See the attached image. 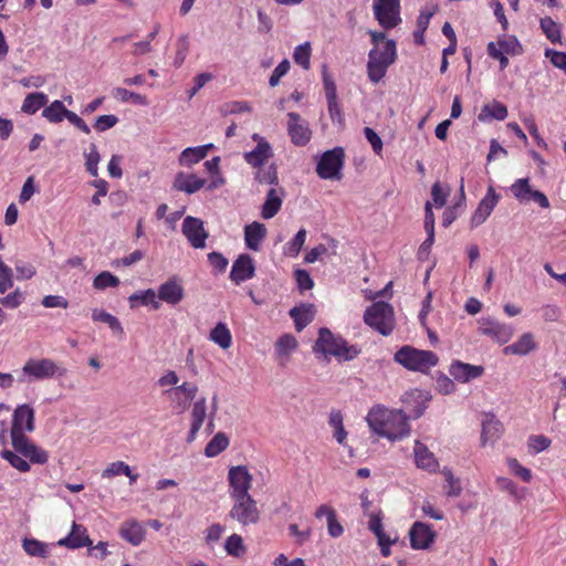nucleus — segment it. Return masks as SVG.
I'll list each match as a JSON object with an SVG mask.
<instances>
[{"mask_svg":"<svg viewBox=\"0 0 566 566\" xmlns=\"http://www.w3.org/2000/svg\"><path fill=\"white\" fill-rule=\"evenodd\" d=\"M35 430V409L30 403L18 405L12 412L10 428L0 421V457L21 473L31 471V464L44 465L50 454L28 437Z\"/></svg>","mask_w":566,"mask_h":566,"instance_id":"obj_1","label":"nucleus"},{"mask_svg":"<svg viewBox=\"0 0 566 566\" xmlns=\"http://www.w3.org/2000/svg\"><path fill=\"white\" fill-rule=\"evenodd\" d=\"M366 421L373 432L389 440H400L410 432L408 417L402 410L375 405L367 413Z\"/></svg>","mask_w":566,"mask_h":566,"instance_id":"obj_2","label":"nucleus"},{"mask_svg":"<svg viewBox=\"0 0 566 566\" xmlns=\"http://www.w3.org/2000/svg\"><path fill=\"white\" fill-rule=\"evenodd\" d=\"M313 350L325 356H334L338 360H352L360 353L357 346L348 345L343 337L334 335L326 327H322L318 331V337L313 346Z\"/></svg>","mask_w":566,"mask_h":566,"instance_id":"obj_3","label":"nucleus"},{"mask_svg":"<svg viewBox=\"0 0 566 566\" xmlns=\"http://www.w3.org/2000/svg\"><path fill=\"white\" fill-rule=\"evenodd\" d=\"M396 363L411 371L428 373L430 368L439 363V357L431 350L417 349L405 345L394 356Z\"/></svg>","mask_w":566,"mask_h":566,"instance_id":"obj_4","label":"nucleus"},{"mask_svg":"<svg viewBox=\"0 0 566 566\" xmlns=\"http://www.w3.org/2000/svg\"><path fill=\"white\" fill-rule=\"evenodd\" d=\"M66 373V368L60 366L51 358H30L22 366L21 375L18 380L20 382H32L55 377H64Z\"/></svg>","mask_w":566,"mask_h":566,"instance_id":"obj_5","label":"nucleus"},{"mask_svg":"<svg viewBox=\"0 0 566 566\" xmlns=\"http://www.w3.org/2000/svg\"><path fill=\"white\" fill-rule=\"evenodd\" d=\"M364 322L382 336H388L396 326L394 307L387 302H374L366 308Z\"/></svg>","mask_w":566,"mask_h":566,"instance_id":"obj_6","label":"nucleus"},{"mask_svg":"<svg viewBox=\"0 0 566 566\" xmlns=\"http://www.w3.org/2000/svg\"><path fill=\"white\" fill-rule=\"evenodd\" d=\"M233 505L229 511V517L242 526L254 525L260 521V510L256 501L251 496L232 497Z\"/></svg>","mask_w":566,"mask_h":566,"instance_id":"obj_7","label":"nucleus"},{"mask_svg":"<svg viewBox=\"0 0 566 566\" xmlns=\"http://www.w3.org/2000/svg\"><path fill=\"white\" fill-rule=\"evenodd\" d=\"M345 163V151L342 147H335L325 151L316 166V172L322 179L342 178L340 170Z\"/></svg>","mask_w":566,"mask_h":566,"instance_id":"obj_8","label":"nucleus"},{"mask_svg":"<svg viewBox=\"0 0 566 566\" xmlns=\"http://www.w3.org/2000/svg\"><path fill=\"white\" fill-rule=\"evenodd\" d=\"M375 19L384 29H394L400 22V0H374Z\"/></svg>","mask_w":566,"mask_h":566,"instance_id":"obj_9","label":"nucleus"},{"mask_svg":"<svg viewBox=\"0 0 566 566\" xmlns=\"http://www.w3.org/2000/svg\"><path fill=\"white\" fill-rule=\"evenodd\" d=\"M252 474L247 465H234L228 471L229 495L230 497H239L250 495L252 488Z\"/></svg>","mask_w":566,"mask_h":566,"instance_id":"obj_10","label":"nucleus"},{"mask_svg":"<svg viewBox=\"0 0 566 566\" xmlns=\"http://www.w3.org/2000/svg\"><path fill=\"white\" fill-rule=\"evenodd\" d=\"M510 189L513 196L522 203L534 201L541 208L547 209L549 207L548 198L542 191L532 189L528 178L515 180Z\"/></svg>","mask_w":566,"mask_h":566,"instance_id":"obj_11","label":"nucleus"},{"mask_svg":"<svg viewBox=\"0 0 566 566\" xmlns=\"http://www.w3.org/2000/svg\"><path fill=\"white\" fill-rule=\"evenodd\" d=\"M500 201V195L493 186H489L485 196L479 202L474 213L471 217V228L481 226L491 216L492 211Z\"/></svg>","mask_w":566,"mask_h":566,"instance_id":"obj_12","label":"nucleus"},{"mask_svg":"<svg viewBox=\"0 0 566 566\" xmlns=\"http://www.w3.org/2000/svg\"><path fill=\"white\" fill-rule=\"evenodd\" d=\"M287 133L291 142L295 146H305L310 143L312 137V130L307 123L301 118L297 113L290 112L287 114Z\"/></svg>","mask_w":566,"mask_h":566,"instance_id":"obj_13","label":"nucleus"},{"mask_svg":"<svg viewBox=\"0 0 566 566\" xmlns=\"http://www.w3.org/2000/svg\"><path fill=\"white\" fill-rule=\"evenodd\" d=\"M182 233L195 249L206 247L208 232L203 228V222L195 217H186L182 222Z\"/></svg>","mask_w":566,"mask_h":566,"instance_id":"obj_14","label":"nucleus"},{"mask_svg":"<svg viewBox=\"0 0 566 566\" xmlns=\"http://www.w3.org/2000/svg\"><path fill=\"white\" fill-rule=\"evenodd\" d=\"M437 533L422 522H415L409 531L410 545L413 549H428L436 541Z\"/></svg>","mask_w":566,"mask_h":566,"instance_id":"obj_15","label":"nucleus"},{"mask_svg":"<svg viewBox=\"0 0 566 566\" xmlns=\"http://www.w3.org/2000/svg\"><path fill=\"white\" fill-rule=\"evenodd\" d=\"M255 275V264L251 255L240 254L233 262L230 271V280L239 285L242 282L251 280Z\"/></svg>","mask_w":566,"mask_h":566,"instance_id":"obj_16","label":"nucleus"},{"mask_svg":"<svg viewBox=\"0 0 566 566\" xmlns=\"http://www.w3.org/2000/svg\"><path fill=\"white\" fill-rule=\"evenodd\" d=\"M449 374L454 380L460 382H469L480 378L484 374V367L480 365H471L461 360H454L449 367Z\"/></svg>","mask_w":566,"mask_h":566,"instance_id":"obj_17","label":"nucleus"},{"mask_svg":"<svg viewBox=\"0 0 566 566\" xmlns=\"http://www.w3.org/2000/svg\"><path fill=\"white\" fill-rule=\"evenodd\" d=\"M479 329L483 335L490 336L502 344L507 343L513 335L512 328L509 325L491 318L482 319Z\"/></svg>","mask_w":566,"mask_h":566,"instance_id":"obj_18","label":"nucleus"},{"mask_svg":"<svg viewBox=\"0 0 566 566\" xmlns=\"http://www.w3.org/2000/svg\"><path fill=\"white\" fill-rule=\"evenodd\" d=\"M185 290L181 283L176 279H169L158 287L157 297L170 305H176L182 301Z\"/></svg>","mask_w":566,"mask_h":566,"instance_id":"obj_19","label":"nucleus"},{"mask_svg":"<svg viewBox=\"0 0 566 566\" xmlns=\"http://www.w3.org/2000/svg\"><path fill=\"white\" fill-rule=\"evenodd\" d=\"M413 454L417 468L429 473H436L438 471L439 462L433 452H431L426 444L416 441Z\"/></svg>","mask_w":566,"mask_h":566,"instance_id":"obj_20","label":"nucleus"},{"mask_svg":"<svg viewBox=\"0 0 566 566\" xmlns=\"http://www.w3.org/2000/svg\"><path fill=\"white\" fill-rule=\"evenodd\" d=\"M206 182V179L200 178L195 174L179 171L175 176L172 189L191 195L203 188Z\"/></svg>","mask_w":566,"mask_h":566,"instance_id":"obj_21","label":"nucleus"},{"mask_svg":"<svg viewBox=\"0 0 566 566\" xmlns=\"http://www.w3.org/2000/svg\"><path fill=\"white\" fill-rule=\"evenodd\" d=\"M118 533L124 541L133 546H138L145 539L146 530L140 522L130 518L122 523Z\"/></svg>","mask_w":566,"mask_h":566,"instance_id":"obj_22","label":"nucleus"},{"mask_svg":"<svg viewBox=\"0 0 566 566\" xmlns=\"http://www.w3.org/2000/svg\"><path fill=\"white\" fill-rule=\"evenodd\" d=\"M57 544L71 549H76L84 546H92L93 542L88 537L86 528L74 522L70 534L61 538Z\"/></svg>","mask_w":566,"mask_h":566,"instance_id":"obj_23","label":"nucleus"},{"mask_svg":"<svg viewBox=\"0 0 566 566\" xmlns=\"http://www.w3.org/2000/svg\"><path fill=\"white\" fill-rule=\"evenodd\" d=\"M272 156L271 145L264 138H260L254 149L243 154L245 163L253 168L264 166Z\"/></svg>","mask_w":566,"mask_h":566,"instance_id":"obj_24","label":"nucleus"},{"mask_svg":"<svg viewBox=\"0 0 566 566\" xmlns=\"http://www.w3.org/2000/svg\"><path fill=\"white\" fill-rule=\"evenodd\" d=\"M315 517L321 520L322 517H326L327 521V533L331 537L337 538L340 537L344 533V527L339 523L337 518V513L335 509L327 504L319 505L315 511Z\"/></svg>","mask_w":566,"mask_h":566,"instance_id":"obj_25","label":"nucleus"},{"mask_svg":"<svg viewBox=\"0 0 566 566\" xmlns=\"http://www.w3.org/2000/svg\"><path fill=\"white\" fill-rule=\"evenodd\" d=\"M266 237V228L263 223L253 221L244 227V242L248 249L259 251L262 241Z\"/></svg>","mask_w":566,"mask_h":566,"instance_id":"obj_26","label":"nucleus"},{"mask_svg":"<svg viewBox=\"0 0 566 566\" xmlns=\"http://www.w3.org/2000/svg\"><path fill=\"white\" fill-rule=\"evenodd\" d=\"M283 188H271L265 197V201L262 206L261 216L263 219L273 218L281 209L284 197Z\"/></svg>","mask_w":566,"mask_h":566,"instance_id":"obj_27","label":"nucleus"},{"mask_svg":"<svg viewBox=\"0 0 566 566\" xmlns=\"http://www.w3.org/2000/svg\"><path fill=\"white\" fill-rule=\"evenodd\" d=\"M207 417V407H206V398H201L197 400L191 410V427L188 432L187 441L192 442L198 431L201 429L205 419Z\"/></svg>","mask_w":566,"mask_h":566,"instance_id":"obj_28","label":"nucleus"},{"mask_svg":"<svg viewBox=\"0 0 566 566\" xmlns=\"http://www.w3.org/2000/svg\"><path fill=\"white\" fill-rule=\"evenodd\" d=\"M290 316L293 318L295 329L302 332L308 324H311L315 316V307L313 304H302L295 306L290 311Z\"/></svg>","mask_w":566,"mask_h":566,"instance_id":"obj_29","label":"nucleus"},{"mask_svg":"<svg viewBox=\"0 0 566 566\" xmlns=\"http://www.w3.org/2000/svg\"><path fill=\"white\" fill-rule=\"evenodd\" d=\"M503 433V424L493 415L488 416L482 423L481 440L483 444L495 442Z\"/></svg>","mask_w":566,"mask_h":566,"instance_id":"obj_30","label":"nucleus"},{"mask_svg":"<svg viewBox=\"0 0 566 566\" xmlns=\"http://www.w3.org/2000/svg\"><path fill=\"white\" fill-rule=\"evenodd\" d=\"M198 392V387L191 382H184L180 386H176L171 389L165 391L167 397H177L184 395V401H179V408L181 411L186 410L189 406V402L195 399Z\"/></svg>","mask_w":566,"mask_h":566,"instance_id":"obj_31","label":"nucleus"},{"mask_svg":"<svg viewBox=\"0 0 566 566\" xmlns=\"http://www.w3.org/2000/svg\"><path fill=\"white\" fill-rule=\"evenodd\" d=\"M328 424L333 429V438L338 444L344 446L347 439V431L344 427V416L338 409H333L329 412Z\"/></svg>","mask_w":566,"mask_h":566,"instance_id":"obj_32","label":"nucleus"},{"mask_svg":"<svg viewBox=\"0 0 566 566\" xmlns=\"http://www.w3.org/2000/svg\"><path fill=\"white\" fill-rule=\"evenodd\" d=\"M209 338L219 345L222 349H228L232 345V335L227 324L220 322L210 332Z\"/></svg>","mask_w":566,"mask_h":566,"instance_id":"obj_33","label":"nucleus"},{"mask_svg":"<svg viewBox=\"0 0 566 566\" xmlns=\"http://www.w3.org/2000/svg\"><path fill=\"white\" fill-rule=\"evenodd\" d=\"M536 344L531 333L523 334L515 343L505 348L506 354L527 355L535 349Z\"/></svg>","mask_w":566,"mask_h":566,"instance_id":"obj_34","label":"nucleus"},{"mask_svg":"<svg viewBox=\"0 0 566 566\" xmlns=\"http://www.w3.org/2000/svg\"><path fill=\"white\" fill-rule=\"evenodd\" d=\"M254 179L260 185H279L277 167L275 164L255 168Z\"/></svg>","mask_w":566,"mask_h":566,"instance_id":"obj_35","label":"nucleus"},{"mask_svg":"<svg viewBox=\"0 0 566 566\" xmlns=\"http://www.w3.org/2000/svg\"><path fill=\"white\" fill-rule=\"evenodd\" d=\"M130 307L134 308L137 304L145 306L150 305L154 310L159 308V302L157 301L156 292L153 289L134 293L128 298Z\"/></svg>","mask_w":566,"mask_h":566,"instance_id":"obj_36","label":"nucleus"},{"mask_svg":"<svg viewBox=\"0 0 566 566\" xmlns=\"http://www.w3.org/2000/svg\"><path fill=\"white\" fill-rule=\"evenodd\" d=\"M48 103V96L44 93H30L25 96L21 111L27 114H35L41 107Z\"/></svg>","mask_w":566,"mask_h":566,"instance_id":"obj_37","label":"nucleus"},{"mask_svg":"<svg viewBox=\"0 0 566 566\" xmlns=\"http://www.w3.org/2000/svg\"><path fill=\"white\" fill-rule=\"evenodd\" d=\"M496 52H502L503 55H518L523 52L522 45L515 36L499 38L493 42Z\"/></svg>","mask_w":566,"mask_h":566,"instance_id":"obj_38","label":"nucleus"},{"mask_svg":"<svg viewBox=\"0 0 566 566\" xmlns=\"http://www.w3.org/2000/svg\"><path fill=\"white\" fill-rule=\"evenodd\" d=\"M369 54H375L377 61L386 63L387 65H391L396 57V42L394 40H386L382 45V49H373Z\"/></svg>","mask_w":566,"mask_h":566,"instance_id":"obj_39","label":"nucleus"},{"mask_svg":"<svg viewBox=\"0 0 566 566\" xmlns=\"http://www.w3.org/2000/svg\"><path fill=\"white\" fill-rule=\"evenodd\" d=\"M229 446V438L223 432H218L206 446L205 455L214 458L224 451Z\"/></svg>","mask_w":566,"mask_h":566,"instance_id":"obj_40","label":"nucleus"},{"mask_svg":"<svg viewBox=\"0 0 566 566\" xmlns=\"http://www.w3.org/2000/svg\"><path fill=\"white\" fill-rule=\"evenodd\" d=\"M506 117H507V107L500 102H493L492 104L484 105L479 115V118L481 120H485L488 118L504 120Z\"/></svg>","mask_w":566,"mask_h":566,"instance_id":"obj_41","label":"nucleus"},{"mask_svg":"<svg viewBox=\"0 0 566 566\" xmlns=\"http://www.w3.org/2000/svg\"><path fill=\"white\" fill-rule=\"evenodd\" d=\"M539 24L543 33L552 43H560L562 30L557 22L549 17H545L541 19Z\"/></svg>","mask_w":566,"mask_h":566,"instance_id":"obj_42","label":"nucleus"},{"mask_svg":"<svg viewBox=\"0 0 566 566\" xmlns=\"http://www.w3.org/2000/svg\"><path fill=\"white\" fill-rule=\"evenodd\" d=\"M389 65L377 61L375 54H368L367 73L373 83H378L387 72Z\"/></svg>","mask_w":566,"mask_h":566,"instance_id":"obj_43","label":"nucleus"},{"mask_svg":"<svg viewBox=\"0 0 566 566\" xmlns=\"http://www.w3.org/2000/svg\"><path fill=\"white\" fill-rule=\"evenodd\" d=\"M92 319L94 322H102L109 326V328L119 335L124 333V329L120 325L118 318L104 310L94 308L92 312Z\"/></svg>","mask_w":566,"mask_h":566,"instance_id":"obj_44","label":"nucleus"},{"mask_svg":"<svg viewBox=\"0 0 566 566\" xmlns=\"http://www.w3.org/2000/svg\"><path fill=\"white\" fill-rule=\"evenodd\" d=\"M441 474L446 480V494L450 497H458L462 493V485L459 478H455L452 470L449 468H443Z\"/></svg>","mask_w":566,"mask_h":566,"instance_id":"obj_45","label":"nucleus"},{"mask_svg":"<svg viewBox=\"0 0 566 566\" xmlns=\"http://www.w3.org/2000/svg\"><path fill=\"white\" fill-rule=\"evenodd\" d=\"M66 114V107L61 101H54L42 111V116L50 123H61Z\"/></svg>","mask_w":566,"mask_h":566,"instance_id":"obj_46","label":"nucleus"},{"mask_svg":"<svg viewBox=\"0 0 566 566\" xmlns=\"http://www.w3.org/2000/svg\"><path fill=\"white\" fill-rule=\"evenodd\" d=\"M224 549L228 555L238 558L242 557L247 553L243 538L239 534H232L226 539Z\"/></svg>","mask_w":566,"mask_h":566,"instance_id":"obj_47","label":"nucleus"},{"mask_svg":"<svg viewBox=\"0 0 566 566\" xmlns=\"http://www.w3.org/2000/svg\"><path fill=\"white\" fill-rule=\"evenodd\" d=\"M306 234L307 231L304 228L300 229L294 238L284 245V254L291 258L297 256L305 243Z\"/></svg>","mask_w":566,"mask_h":566,"instance_id":"obj_48","label":"nucleus"},{"mask_svg":"<svg viewBox=\"0 0 566 566\" xmlns=\"http://www.w3.org/2000/svg\"><path fill=\"white\" fill-rule=\"evenodd\" d=\"M298 343L292 334H284L275 344L276 354L280 357H289L290 354L296 349Z\"/></svg>","mask_w":566,"mask_h":566,"instance_id":"obj_49","label":"nucleus"},{"mask_svg":"<svg viewBox=\"0 0 566 566\" xmlns=\"http://www.w3.org/2000/svg\"><path fill=\"white\" fill-rule=\"evenodd\" d=\"M205 158L203 150L197 147H188L184 149L179 156V165L190 167Z\"/></svg>","mask_w":566,"mask_h":566,"instance_id":"obj_50","label":"nucleus"},{"mask_svg":"<svg viewBox=\"0 0 566 566\" xmlns=\"http://www.w3.org/2000/svg\"><path fill=\"white\" fill-rule=\"evenodd\" d=\"M24 552L30 556L45 557L48 554V546L43 542L35 538H24L22 542Z\"/></svg>","mask_w":566,"mask_h":566,"instance_id":"obj_51","label":"nucleus"},{"mask_svg":"<svg viewBox=\"0 0 566 566\" xmlns=\"http://www.w3.org/2000/svg\"><path fill=\"white\" fill-rule=\"evenodd\" d=\"M311 52H312V49H311L310 42H305L301 45H297L294 49V53H293L294 62L296 64H298L300 66H302L304 70H308L311 66V61H310Z\"/></svg>","mask_w":566,"mask_h":566,"instance_id":"obj_52","label":"nucleus"},{"mask_svg":"<svg viewBox=\"0 0 566 566\" xmlns=\"http://www.w3.org/2000/svg\"><path fill=\"white\" fill-rule=\"evenodd\" d=\"M118 285L119 279L108 271L101 272L93 281V286L96 290H105L107 287H116Z\"/></svg>","mask_w":566,"mask_h":566,"instance_id":"obj_53","label":"nucleus"},{"mask_svg":"<svg viewBox=\"0 0 566 566\" xmlns=\"http://www.w3.org/2000/svg\"><path fill=\"white\" fill-rule=\"evenodd\" d=\"M85 156V166L86 170L93 176L97 177L98 175V163L101 160L99 153L97 150V146L95 144L90 145V151L84 154Z\"/></svg>","mask_w":566,"mask_h":566,"instance_id":"obj_54","label":"nucleus"},{"mask_svg":"<svg viewBox=\"0 0 566 566\" xmlns=\"http://www.w3.org/2000/svg\"><path fill=\"white\" fill-rule=\"evenodd\" d=\"M113 95L116 98H118L119 101H122V102L132 101L133 103L139 104V105H146L147 104V99H146L145 96H143V95L138 94V93L128 91L126 88L116 87L114 90V92H113Z\"/></svg>","mask_w":566,"mask_h":566,"instance_id":"obj_55","label":"nucleus"},{"mask_svg":"<svg viewBox=\"0 0 566 566\" xmlns=\"http://www.w3.org/2000/svg\"><path fill=\"white\" fill-rule=\"evenodd\" d=\"M24 301V294L19 290L15 289L13 292L9 293L8 295L0 297V305L7 308H18Z\"/></svg>","mask_w":566,"mask_h":566,"instance_id":"obj_56","label":"nucleus"},{"mask_svg":"<svg viewBox=\"0 0 566 566\" xmlns=\"http://www.w3.org/2000/svg\"><path fill=\"white\" fill-rule=\"evenodd\" d=\"M507 465L513 474L521 478L524 482H530L532 480V472L530 469L523 467L517 459L510 458L507 459Z\"/></svg>","mask_w":566,"mask_h":566,"instance_id":"obj_57","label":"nucleus"},{"mask_svg":"<svg viewBox=\"0 0 566 566\" xmlns=\"http://www.w3.org/2000/svg\"><path fill=\"white\" fill-rule=\"evenodd\" d=\"M552 441L544 434H535L528 438V448L534 453H539L549 448Z\"/></svg>","mask_w":566,"mask_h":566,"instance_id":"obj_58","label":"nucleus"},{"mask_svg":"<svg viewBox=\"0 0 566 566\" xmlns=\"http://www.w3.org/2000/svg\"><path fill=\"white\" fill-rule=\"evenodd\" d=\"M119 474H129V465L124 461L112 462L103 472L102 476L111 479Z\"/></svg>","mask_w":566,"mask_h":566,"instance_id":"obj_59","label":"nucleus"},{"mask_svg":"<svg viewBox=\"0 0 566 566\" xmlns=\"http://www.w3.org/2000/svg\"><path fill=\"white\" fill-rule=\"evenodd\" d=\"M294 277L301 292L311 290L314 286V282L306 270L297 269L294 272Z\"/></svg>","mask_w":566,"mask_h":566,"instance_id":"obj_60","label":"nucleus"},{"mask_svg":"<svg viewBox=\"0 0 566 566\" xmlns=\"http://www.w3.org/2000/svg\"><path fill=\"white\" fill-rule=\"evenodd\" d=\"M208 261L216 273H223L228 266V259L219 252H210Z\"/></svg>","mask_w":566,"mask_h":566,"instance_id":"obj_61","label":"nucleus"},{"mask_svg":"<svg viewBox=\"0 0 566 566\" xmlns=\"http://www.w3.org/2000/svg\"><path fill=\"white\" fill-rule=\"evenodd\" d=\"M289 70L290 62L286 59L280 62L270 76V86L275 87L276 85H279L280 80L289 72Z\"/></svg>","mask_w":566,"mask_h":566,"instance_id":"obj_62","label":"nucleus"},{"mask_svg":"<svg viewBox=\"0 0 566 566\" xmlns=\"http://www.w3.org/2000/svg\"><path fill=\"white\" fill-rule=\"evenodd\" d=\"M118 123V117L115 115H101L94 123V128L97 132H105L114 127Z\"/></svg>","mask_w":566,"mask_h":566,"instance_id":"obj_63","label":"nucleus"},{"mask_svg":"<svg viewBox=\"0 0 566 566\" xmlns=\"http://www.w3.org/2000/svg\"><path fill=\"white\" fill-rule=\"evenodd\" d=\"M545 56L549 59L551 63L555 67L563 70V71L566 69V53L565 52L547 49L545 51Z\"/></svg>","mask_w":566,"mask_h":566,"instance_id":"obj_64","label":"nucleus"}]
</instances>
